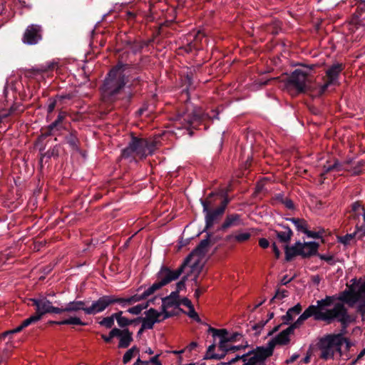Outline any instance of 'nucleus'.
<instances>
[{
  "instance_id": "1",
  "label": "nucleus",
  "mask_w": 365,
  "mask_h": 365,
  "mask_svg": "<svg viewBox=\"0 0 365 365\" xmlns=\"http://www.w3.org/2000/svg\"><path fill=\"white\" fill-rule=\"evenodd\" d=\"M227 192L228 190H222L217 193L211 192L205 199H200L205 222L203 232L212 228L224 215L228 204L231 202Z\"/></svg>"
},
{
  "instance_id": "2",
  "label": "nucleus",
  "mask_w": 365,
  "mask_h": 365,
  "mask_svg": "<svg viewBox=\"0 0 365 365\" xmlns=\"http://www.w3.org/2000/svg\"><path fill=\"white\" fill-rule=\"evenodd\" d=\"M129 67L128 64L119 61L108 71L101 87L102 95L106 100H116L118 95L128 82V76H126L125 71Z\"/></svg>"
},
{
  "instance_id": "3",
  "label": "nucleus",
  "mask_w": 365,
  "mask_h": 365,
  "mask_svg": "<svg viewBox=\"0 0 365 365\" xmlns=\"http://www.w3.org/2000/svg\"><path fill=\"white\" fill-rule=\"evenodd\" d=\"M34 307L36 312L24 320L19 326L0 335V351H9L12 348L11 335L18 333L29 325L36 324L46 314V299L44 298L30 299L28 303Z\"/></svg>"
},
{
  "instance_id": "4",
  "label": "nucleus",
  "mask_w": 365,
  "mask_h": 365,
  "mask_svg": "<svg viewBox=\"0 0 365 365\" xmlns=\"http://www.w3.org/2000/svg\"><path fill=\"white\" fill-rule=\"evenodd\" d=\"M340 334H328L318 339L317 343L309 346V349L317 353L318 358L323 361L334 359L335 355H342Z\"/></svg>"
},
{
  "instance_id": "5",
  "label": "nucleus",
  "mask_w": 365,
  "mask_h": 365,
  "mask_svg": "<svg viewBox=\"0 0 365 365\" xmlns=\"http://www.w3.org/2000/svg\"><path fill=\"white\" fill-rule=\"evenodd\" d=\"M322 321L326 322L327 324H331L335 319L341 323V330L337 334H340L341 338L344 339L341 341V346L344 341H346L344 335L347 333V327L349 324L355 321V318L348 313L347 309L341 303H336L334 304L332 309H328L326 307L324 309V314L321 317Z\"/></svg>"
},
{
  "instance_id": "6",
  "label": "nucleus",
  "mask_w": 365,
  "mask_h": 365,
  "mask_svg": "<svg viewBox=\"0 0 365 365\" xmlns=\"http://www.w3.org/2000/svg\"><path fill=\"white\" fill-rule=\"evenodd\" d=\"M155 149V144L145 138H138L132 135L128 146L122 150L123 158H130V161L135 160V158H145L148 155H151Z\"/></svg>"
},
{
  "instance_id": "7",
  "label": "nucleus",
  "mask_w": 365,
  "mask_h": 365,
  "mask_svg": "<svg viewBox=\"0 0 365 365\" xmlns=\"http://www.w3.org/2000/svg\"><path fill=\"white\" fill-rule=\"evenodd\" d=\"M334 300L335 297L334 296H327L324 299L317 300L316 305H309L297 321L288 327V328H291V331L294 333V329L299 328L305 320L311 317H313L317 321H322L321 317L324 315L325 308L331 307Z\"/></svg>"
},
{
  "instance_id": "8",
  "label": "nucleus",
  "mask_w": 365,
  "mask_h": 365,
  "mask_svg": "<svg viewBox=\"0 0 365 365\" xmlns=\"http://www.w3.org/2000/svg\"><path fill=\"white\" fill-rule=\"evenodd\" d=\"M319 244L317 242H297L294 245L284 247L285 260L291 262L296 256H301L302 258H309L317 254Z\"/></svg>"
},
{
  "instance_id": "9",
  "label": "nucleus",
  "mask_w": 365,
  "mask_h": 365,
  "mask_svg": "<svg viewBox=\"0 0 365 365\" xmlns=\"http://www.w3.org/2000/svg\"><path fill=\"white\" fill-rule=\"evenodd\" d=\"M309 73L302 69H295L284 83L286 88L289 90H294L297 93H307L309 88Z\"/></svg>"
},
{
  "instance_id": "10",
  "label": "nucleus",
  "mask_w": 365,
  "mask_h": 365,
  "mask_svg": "<svg viewBox=\"0 0 365 365\" xmlns=\"http://www.w3.org/2000/svg\"><path fill=\"white\" fill-rule=\"evenodd\" d=\"M120 300L116 295H103L98 299L93 301L90 307L86 310V314L88 315H95L103 312L109 306L118 303Z\"/></svg>"
},
{
  "instance_id": "11",
  "label": "nucleus",
  "mask_w": 365,
  "mask_h": 365,
  "mask_svg": "<svg viewBox=\"0 0 365 365\" xmlns=\"http://www.w3.org/2000/svg\"><path fill=\"white\" fill-rule=\"evenodd\" d=\"M207 331L209 333L212 334V336L214 338V340L216 339V337L220 338V342L218 344V350L219 351H225L227 353L229 352H235L237 351L241 350V349H245L247 347H248V344L246 345H238V346H232L230 345L225 340V334H227V330L225 329H217L215 328H213L212 327H210L208 328Z\"/></svg>"
},
{
  "instance_id": "12",
  "label": "nucleus",
  "mask_w": 365,
  "mask_h": 365,
  "mask_svg": "<svg viewBox=\"0 0 365 365\" xmlns=\"http://www.w3.org/2000/svg\"><path fill=\"white\" fill-rule=\"evenodd\" d=\"M250 357L243 365H266V360L272 356L266 346H259L250 351Z\"/></svg>"
},
{
  "instance_id": "13",
  "label": "nucleus",
  "mask_w": 365,
  "mask_h": 365,
  "mask_svg": "<svg viewBox=\"0 0 365 365\" xmlns=\"http://www.w3.org/2000/svg\"><path fill=\"white\" fill-rule=\"evenodd\" d=\"M52 302L47 299V314L56 313L61 314L63 312H76L81 310L86 313L88 307H86L84 301H73L66 304L64 308L55 307L51 305Z\"/></svg>"
},
{
  "instance_id": "14",
  "label": "nucleus",
  "mask_w": 365,
  "mask_h": 365,
  "mask_svg": "<svg viewBox=\"0 0 365 365\" xmlns=\"http://www.w3.org/2000/svg\"><path fill=\"white\" fill-rule=\"evenodd\" d=\"M43 38V28L38 24L28 26L23 34L22 41L29 45L38 43Z\"/></svg>"
},
{
  "instance_id": "15",
  "label": "nucleus",
  "mask_w": 365,
  "mask_h": 365,
  "mask_svg": "<svg viewBox=\"0 0 365 365\" xmlns=\"http://www.w3.org/2000/svg\"><path fill=\"white\" fill-rule=\"evenodd\" d=\"M219 112L216 110H212L211 113H199L194 112L192 115H187L184 120L187 124L192 128H195L200 123L205 122L207 119L211 120L219 119Z\"/></svg>"
},
{
  "instance_id": "16",
  "label": "nucleus",
  "mask_w": 365,
  "mask_h": 365,
  "mask_svg": "<svg viewBox=\"0 0 365 365\" xmlns=\"http://www.w3.org/2000/svg\"><path fill=\"white\" fill-rule=\"evenodd\" d=\"M292 334H293V332L291 331V328L287 327L270 339L266 347L273 355L274 348L277 345H286L290 341L289 335Z\"/></svg>"
},
{
  "instance_id": "17",
  "label": "nucleus",
  "mask_w": 365,
  "mask_h": 365,
  "mask_svg": "<svg viewBox=\"0 0 365 365\" xmlns=\"http://www.w3.org/2000/svg\"><path fill=\"white\" fill-rule=\"evenodd\" d=\"M365 162L364 160H359L356 165L351 169L346 168L342 164H341L337 160H335L334 163L331 165H324V169L325 173H329L334 170L337 171L346 170L351 172L353 175H359L363 173L362 168L364 167Z\"/></svg>"
},
{
  "instance_id": "18",
  "label": "nucleus",
  "mask_w": 365,
  "mask_h": 365,
  "mask_svg": "<svg viewBox=\"0 0 365 365\" xmlns=\"http://www.w3.org/2000/svg\"><path fill=\"white\" fill-rule=\"evenodd\" d=\"M242 215L237 213H230L225 216L222 225L217 228L218 231L225 232L228 229L234 227L243 225Z\"/></svg>"
},
{
  "instance_id": "19",
  "label": "nucleus",
  "mask_w": 365,
  "mask_h": 365,
  "mask_svg": "<svg viewBox=\"0 0 365 365\" xmlns=\"http://www.w3.org/2000/svg\"><path fill=\"white\" fill-rule=\"evenodd\" d=\"M156 277L163 287L178 279L174 270L166 265L161 266L156 274Z\"/></svg>"
},
{
  "instance_id": "20",
  "label": "nucleus",
  "mask_w": 365,
  "mask_h": 365,
  "mask_svg": "<svg viewBox=\"0 0 365 365\" xmlns=\"http://www.w3.org/2000/svg\"><path fill=\"white\" fill-rule=\"evenodd\" d=\"M145 317H143L142 324L144 328L148 329H152L155 323H160L162 320L158 319V317L161 316V313H159L155 309L150 308L148 310L144 312Z\"/></svg>"
},
{
  "instance_id": "21",
  "label": "nucleus",
  "mask_w": 365,
  "mask_h": 365,
  "mask_svg": "<svg viewBox=\"0 0 365 365\" xmlns=\"http://www.w3.org/2000/svg\"><path fill=\"white\" fill-rule=\"evenodd\" d=\"M344 66L342 63H334L326 71L327 78L329 80V83H336L339 74L344 70Z\"/></svg>"
},
{
  "instance_id": "22",
  "label": "nucleus",
  "mask_w": 365,
  "mask_h": 365,
  "mask_svg": "<svg viewBox=\"0 0 365 365\" xmlns=\"http://www.w3.org/2000/svg\"><path fill=\"white\" fill-rule=\"evenodd\" d=\"M212 232H207L206 238L201 240L198 245L190 253L192 254V256L194 255L198 256H204L206 254L207 251V247L210 243V237H212Z\"/></svg>"
},
{
  "instance_id": "23",
  "label": "nucleus",
  "mask_w": 365,
  "mask_h": 365,
  "mask_svg": "<svg viewBox=\"0 0 365 365\" xmlns=\"http://www.w3.org/2000/svg\"><path fill=\"white\" fill-rule=\"evenodd\" d=\"M279 225L282 227L284 231L274 230L277 238L282 243H289L293 236L292 230L288 225L282 224H279Z\"/></svg>"
},
{
  "instance_id": "24",
  "label": "nucleus",
  "mask_w": 365,
  "mask_h": 365,
  "mask_svg": "<svg viewBox=\"0 0 365 365\" xmlns=\"http://www.w3.org/2000/svg\"><path fill=\"white\" fill-rule=\"evenodd\" d=\"M154 39H149L148 41H128L127 45L133 53L141 52L143 48L148 46L153 42Z\"/></svg>"
},
{
  "instance_id": "25",
  "label": "nucleus",
  "mask_w": 365,
  "mask_h": 365,
  "mask_svg": "<svg viewBox=\"0 0 365 365\" xmlns=\"http://www.w3.org/2000/svg\"><path fill=\"white\" fill-rule=\"evenodd\" d=\"M66 117L64 112L59 113L57 118L47 126V135L52 134L55 131H58L63 128V120Z\"/></svg>"
},
{
  "instance_id": "26",
  "label": "nucleus",
  "mask_w": 365,
  "mask_h": 365,
  "mask_svg": "<svg viewBox=\"0 0 365 365\" xmlns=\"http://www.w3.org/2000/svg\"><path fill=\"white\" fill-rule=\"evenodd\" d=\"M123 334L119 336L118 348H128L133 341V333L127 328L123 329Z\"/></svg>"
},
{
  "instance_id": "27",
  "label": "nucleus",
  "mask_w": 365,
  "mask_h": 365,
  "mask_svg": "<svg viewBox=\"0 0 365 365\" xmlns=\"http://www.w3.org/2000/svg\"><path fill=\"white\" fill-rule=\"evenodd\" d=\"M182 84V91L188 92L190 90H193L195 88L194 81H193V73L191 71H187L182 76L181 78Z\"/></svg>"
},
{
  "instance_id": "28",
  "label": "nucleus",
  "mask_w": 365,
  "mask_h": 365,
  "mask_svg": "<svg viewBox=\"0 0 365 365\" xmlns=\"http://www.w3.org/2000/svg\"><path fill=\"white\" fill-rule=\"evenodd\" d=\"M118 299L121 301L118 302V304H120L123 307H125L127 304H133L135 302L144 300L147 299L145 294L142 293L141 294H134L128 298H121L118 297Z\"/></svg>"
},
{
  "instance_id": "29",
  "label": "nucleus",
  "mask_w": 365,
  "mask_h": 365,
  "mask_svg": "<svg viewBox=\"0 0 365 365\" xmlns=\"http://www.w3.org/2000/svg\"><path fill=\"white\" fill-rule=\"evenodd\" d=\"M302 309V307L299 303L289 309L286 314L282 317L283 323L285 324H289L290 321L293 320L295 315H297L301 312Z\"/></svg>"
},
{
  "instance_id": "30",
  "label": "nucleus",
  "mask_w": 365,
  "mask_h": 365,
  "mask_svg": "<svg viewBox=\"0 0 365 365\" xmlns=\"http://www.w3.org/2000/svg\"><path fill=\"white\" fill-rule=\"evenodd\" d=\"M19 107L20 106L16 103L10 105L7 101V103L3 106L2 108L0 110V118L4 119L14 113L16 110H21L19 109Z\"/></svg>"
},
{
  "instance_id": "31",
  "label": "nucleus",
  "mask_w": 365,
  "mask_h": 365,
  "mask_svg": "<svg viewBox=\"0 0 365 365\" xmlns=\"http://www.w3.org/2000/svg\"><path fill=\"white\" fill-rule=\"evenodd\" d=\"M179 294L178 292H172L168 296L162 299L163 304H165L167 306L170 307H179L180 305V302L179 300Z\"/></svg>"
},
{
  "instance_id": "32",
  "label": "nucleus",
  "mask_w": 365,
  "mask_h": 365,
  "mask_svg": "<svg viewBox=\"0 0 365 365\" xmlns=\"http://www.w3.org/2000/svg\"><path fill=\"white\" fill-rule=\"evenodd\" d=\"M51 324H58V325H81L84 326L86 325V323L81 321V319L76 317H71L68 319H63L62 321H50L48 322Z\"/></svg>"
},
{
  "instance_id": "33",
  "label": "nucleus",
  "mask_w": 365,
  "mask_h": 365,
  "mask_svg": "<svg viewBox=\"0 0 365 365\" xmlns=\"http://www.w3.org/2000/svg\"><path fill=\"white\" fill-rule=\"evenodd\" d=\"M286 220L292 222L299 232L305 233L306 230L308 229L307 222L304 219L289 217L287 218Z\"/></svg>"
},
{
  "instance_id": "34",
  "label": "nucleus",
  "mask_w": 365,
  "mask_h": 365,
  "mask_svg": "<svg viewBox=\"0 0 365 365\" xmlns=\"http://www.w3.org/2000/svg\"><path fill=\"white\" fill-rule=\"evenodd\" d=\"M347 295H349L348 304L352 307L356 302H359L363 299L359 292L355 290L353 287L350 289V292Z\"/></svg>"
},
{
  "instance_id": "35",
  "label": "nucleus",
  "mask_w": 365,
  "mask_h": 365,
  "mask_svg": "<svg viewBox=\"0 0 365 365\" xmlns=\"http://www.w3.org/2000/svg\"><path fill=\"white\" fill-rule=\"evenodd\" d=\"M163 286L162 284L157 279L150 287H148L146 290H145L143 292L145 294L146 297L148 298L149 296L154 294L156 291L161 289Z\"/></svg>"
},
{
  "instance_id": "36",
  "label": "nucleus",
  "mask_w": 365,
  "mask_h": 365,
  "mask_svg": "<svg viewBox=\"0 0 365 365\" xmlns=\"http://www.w3.org/2000/svg\"><path fill=\"white\" fill-rule=\"evenodd\" d=\"M44 140V136L43 135H41L38 138V140L36 143V148H38L39 150V152H40V160H39V164H40V166H41V168L43 169V157H44V153H43V148H42V145H41V143Z\"/></svg>"
},
{
  "instance_id": "37",
  "label": "nucleus",
  "mask_w": 365,
  "mask_h": 365,
  "mask_svg": "<svg viewBox=\"0 0 365 365\" xmlns=\"http://www.w3.org/2000/svg\"><path fill=\"white\" fill-rule=\"evenodd\" d=\"M192 257V254L188 255L184 259L183 262L181 264V265L176 270H174L178 278H179V277L182 274V272L185 270V268L187 266H188Z\"/></svg>"
},
{
  "instance_id": "38",
  "label": "nucleus",
  "mask_w": 365,
  "mask_h": 365,
  "mask_svg": "<svg viewBox=\"0 0 365 365\" xmlns=\"http://www.w3.org/2000/svg\"><path fill=\"white\" fill-rule=\"evenodd\" d=\"M356 236H357V235L355 232L354 233L346 234L344 236L339 237L338 241L344 245H348L351 244V241H354Z\"/></svg>"
},
{
  "instance_id": "39",
  "label": "nucleus",
  "mask_w": 365,
  "mask_h": 365,
  "mask_svg": "<svg viewBox=\"0 0 365 365\" xmlns=\"http://www.w3.org/2000/svg\"><path fill=\"white\" fill-rule=\"evenodd\" d=\"M135 352H139V349L136 346H133L125 353L123 357V364L128 363L133 358Z\"/></svg>"
},
{
  "instance_id": "40",
  "label": "nucleus",
  "mask_w": 365,
  "mask_h": 365,
  "mask_svg": "<svg viewBox=\"0 0 365 365\" xmlns=\"http://www.w3.org/2000/svg\"><path fill=\"white\" fill-rule=\"evenodd\" d=\"M288 296V292L286 289H277L274 296L270 299L269 303L272 304L275 300L282 299Z\"/></svg>"
},
{
  "instance_id": "41",
  "label": "nucleus",
  "mask_w": 365,
  "mask_h": 365,
  "mask_svg": "<svg viewBox=\"0 0 365 365\" xmlns=\"http://www.w3.org/2000/svg\"><path fill=\"white\" fill-rule=\"evenodd\" d=\"M169 307H170V306H167L165 304L162 303L161 312H160V313H161V315L163 316L162 319H161L162 322L164 321L165 319L170 318V317H173L175 315L174 312L167 311V309L169 308Z\"/></svg>"
},
{
  "instance_id": "42",
  "label": "nucleus",
  "mask_w": 365,
  "mask_h": 365,
  "mask_svg": "<svg viewBox=\"0 0 365 365\" xmlns=\"http://www.w3.org/2000/svg\"><path fill=\"white\" fill-rule=\"evenodd\" d=\"M101 326H103L107 329L111 328L114 325V319L112 316L104 317L100 322Z\"/></svg>"
},
{
  "instance_id": "43",
  "label": "nucleus",
  "mask_w": 365,
  "mask_h": 365,
  "mask_svg": "<svg viewBox=\"0 0 365 365\" xmlns=\"http://www.w3.org/2000/svg\"><path fill=\"white\" fill-rule=\"evenodd\" d=\"M216 348V344L215 341L208 346L207 351L205 353V355L203 357V359L208 360V359H213V357H210V356L215 355V350Z\"/></svg>"
},
{
  "instance_id": "44",
  "label": "nucleus",
  "mask_w": 365,
  "mask_h": 365,
  "mask_svg": "<svg viewBox=\"0 0 365 365\" xmlns=\"http://www.w3.org/2000/svg\"><path fill=\"white\" fill-rule=\"evenodd\" d=\"M251 237V234L249 232L240 233L235 235V239L238 242H243L247 241Z\"/></svg>"
},
{
  "instance_id": "45",
  "label": "nucleus",
  "mask_w": 365,
  "mask_h": 365,
  "mask_svg": "<svg viewBox=\"0 0 365 365\" xmlns=\"http://www.w3.org/2000/svg\"><path fill=\"white\" fill-rule=\"evenodd\" d=\"M356 310L361 315L362 319L365 320V298L360 300Z\"/></svg>"
},
{
  "instance_id": "46",
  "label": "nucleus",
  "mask_w": 365,
  "mask_h": 365,
  "mask_svg": "<svg viewBox=\"0 0 365 365\" xmlns=\"http://www.w3.org/2000/svg\"><path fill=\"white\" fill-rule=\"evenodd\" d=\"M284 199V195L282 192L277 193L272 197L270 202L272 205H276L277 202L282 203Z\"/></svg>"
},
{
  "instance_id": "47",
  "label": "nucleus",
  "mask_w": 365,
  "mask_h": 365,
  "mask_svg": "<svg viewBox=\"0 0 365 365\" xmlns=\"http://www.w3.org/2000/svg\"><path fill=\"white\" fill-rule=\"evenodd\" d=\"M225 336L226 341L234 342L238 341L240 338L242 336V335L238 332H235L231 334L230 336H228V333L225 334Z\"/></svg>"
},
{
  "instance_id": "48",
  "label": "nucleus",
  "mask_w": 365,
  "mask_h": 365,
  "mask_svg": "<svg viewBox=\"0 0 365 365\" xmlns=\"http://www.w3.org/2000/svg\"><path fill=\"white\" fill-rule=\"evenodd\" d=\"M187 280V276H183L182 279L177 282L176 284V290L175 292H178V294L180 293V290H182L185 288V283Z\"/></svg>"
},
{
  "instance_id": "49",
  "label": "nucleus",
  "mask_w": 365,
  "mask_h": 365,
  "mask_svg": "<svg viewBox=\"0 0 365 365\" xmlns=\"http://www.w3.org/2000/svg\"><path fill=\"white\" fill-rule=\"evenodd\" d=\"M315 255L318 256L322 260L326 261L329 264H333L334 263V257L331 255L327 256L325 255H322L318 252Z\"/></svg>"
},
{
  "instance_id": "50",
  "label": "nucleus",
  "mask_w": 365,
  "mask_h": 365,
  "mask_svg": "<svg viewBox=\"0 0 365 365\" xmlns=\"http://www.w3.org/2000/svg\"><path fill=\"white\" fill-rule=\"evenodd\" d=\"M187 315L189 316V317H190L191 319L197 321V322H200V319L197 314V313L195 312V309H194V307H191L190 309H189V312L187 313Z\"/></svg>"
},
{
  "instance_id": "51",
  "label": "nucleus",
  "mask_w": 365,
  "mask_h": 365,
  "mask_svg": "<svg viewBox=\"0 0 365 365\" xmlns=\"http://www.w3.org/2000/svg\"><path fill=\"white\" fill-rule=\"evenodd\" d=\"M142 81H143V80L140 76L135 77L131 80V82L128 85V88L130 89H132L133 88H134L138 85H140Z\"/></svg>"
},
{
  "instance_id": "52",
  "label": "nucleus",
  "mask_w": 365,
  "mask_h": 365,
  "mask_svg": "<svg viewBox=\"0 0 365 365\" xmlns=\"http://www.w3.org/2000/svg\"><path fill=\"white\" fill-rule=\"evenodd\" d=\"M305 235H307V237H312V238H314V239H320L322 238V233L320 232H313V231H310L307 229V230H306Z\"/></svg>"
},
{
  "instance_id": "53",
  "label": "nucleus",
  "mask_w": 365,
  "mask_h": 365,
  "mask_svg": "<svg viewBox=\"0 0 365 365\" xmlns=\"http://www.w3.org/2000/svg\"><path fill=\"white\" fill-rule=\"evenodd\" d=\"M268 322V320H261L258 323H256L253 327L252 329L256 331H259L257 334H259L260 330L263 329V327L267 324Z\"/></svg>"
},
{
  "instance_id": "54",
  "label": "nucleus",
  "mask_w": 365,
  "mask_h": 365,
  "mask_svg": "<svg viewBox=\"0 0 365 365\" xmlns=\"http://www.w3.org/2000/svg\"><path fill=\"white\" fill-rule=\"evenodd\" d=\"M117 323L118 326L121 328H125L126 327L130 325V322L129 321V319L124 317L121 319H119V320L117 321Z\"/></svg>"
},
{
  "instance_id": "55",
  "label": "nucleus",
  "mask_w": 365,
  "mask_h": 365,
  "mask_svg": "<svg viewBox=\"0 0 365 365\" xmlns=\"http://www.w3.org/2000/svg\"><path fill=\"white\" fill-rule=\"evenodd\" d=\"M282 204L284 205V206L289 210H293L294 208V202L292 200L288 197H284Z\"/></svg>"
},
{
  "instance_id": "56",
  "label": "nucleus",
  "mask_w": 365,
  "mask_h": 365,
  "mask_svg": "<svg viewBox=\"0 0 365 365\" xmlns=\"http://www.w3.org/2000/svg\"><path fill=\"white\" fill-rule=\"evenodd\" d=\"M123 329H120L118 328H113L110 332L109 335L113 338V337H119L123 334Z\"/></svg>"
},
{
  "instance_id": "57",
  "label": "nucleus",
  "mask_w": 365,
  "mask_h": 365,
  "mask_svg": "<svg viewBox=\"0 0 365 365\" xmlns=\"http://www.w3.org/2000/svg\"><path fill=\"white\" fill-rule=\"evenodd\" d=\"M350 292V289L349 290H345L344 291L341 296L339 297V299L344 303H346L348 304V302H349V295H347L348 293Z\"/></svg>"
},
{
  "instance_id": "58",
  "label": "nucleus",
  "mask_w": 365,
  "mask_h": 365,
  "mask_svg": "<svg viewBox=\"0 0 365 365\" xmlns=\"http://www.w3.org/2000/svg\"><path fill=\"white\" fill-rule=\"evenodd\" d=\"M140 306L136 305V306H134L133 307H130L129 308L128 310H127V312L130 313V314H135V315H138L139 314L141 313V310H140Z\"/></svg>"
},
{
  "instance_id": "59",
  "label": "nucleus",
  "mask_w": 365,
  "mask_h": 365,
  "mask_svg": "<svg viewBox=\"0 0 365 365\" xmlns=\"http://www.w3.org/2000/svg\"><path fill=\"white\" fill-rule=\"evenodd\" d=\"M335 83H329V80L328 79L327 81V82L323 84L320 88H319V93L320 95H323L327 90V88H329V86L331 84H334Z\"/></svg>"
},
{
  "instance_id": "60",
  "label": "nucleus",
  "mask_w": 365,
  "mask_h": 365,
  "mask_svg": "<svg viewBox=\"0 0 365 365\" xmlns=\"http://www.w3.org/2000/svg\"><path fill=\"white\" fill-rule=\"evenodd\" d=\"M359 239L362 238L365 235V224H363L360 227H357L355 232Z\"/></svg>"
},
{
  "instance_id": "61",
  "label": "nucleus",
  "mask_w": 365,
  "mask_h": 365,
  "mask_svg": "<svg viewBox=\"0 0 365 365\" xmlns=\"http://www.w3.org/2000/svg\"><path fill=\"white\" fill-rule=\"evenodd\" d=\"M361 210L363 212L365 210L364 207L361 205V204L359 202H355L352 205L351 210L353 212H356L359 210Z\"/></svg>"
},
{
  "instance_id": "62",
  "label": "nucleus",
  "mask_w": 365,
  "mask_h": 365,
  "mask_svg": "<svg viewBox=\"0 0 365 365\" xmlns=\"http://www.w3.org/2000/svg\"><path fill=\"white\" fill-rule=\"evenodd\" d=\"M313 353H315L312 349H308L306 356L302 360L304 364H309L311 361V356Z\"/></svg>"
},
{
  "instance_id": "63",
  "label": "nucleus",
  "mask_w": 365,
  "mask_h": 365,
  "mask_svg": "<svg viewBox=\"0 0 365 365\" xmlns=\"http://www.w3.org/2000/svg\"><path fill=\"white\" fill-rule=\"evenodd\" d=\"M160 356V354H156L155 356L151 357L148 361H150V363L154 364L155 365H162V363L158 359Z\"/></svg>"
},
{
  "instance_id": "64",
  "label": "nucleus",
  "mask_w": 365,
  "mask_h": 365,
  "mask_svg": "<svg viewBox=\"0 0 365 365\" xmlns=\"http://www.w3.org/2000/svg\"><path fill=\"white\" fill-rule=\"evenodd\" d=\"M356 291L363 299H365V281L359 286Z\"/></svg>"
}]
</instances>
